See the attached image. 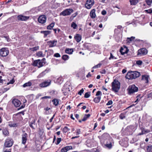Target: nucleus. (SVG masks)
Returning a JSON list of instances; mask_svg holds the SVG:
<instances>
[{
  "label": "nucleus",
  "mask_w": 152,
  "mask_h": 152,
  "mask_svg": "<svg viewBox=\"0 0 152 152\" xmlns=\"http://www.w3.org/2000/svg\"><path fill=\"white\" fill-rule=\"evenodd\" d=\"M69 58V56L66 55H64L62 56V59L64 60H66L68 59Z\"/></svg>",
  "instance_id": "nucleus-40"
},
{
  "label": "nucleus",
  "mask_w": 152,
  "mask_h": 152,
  "mask_svg": "<svg viewBox=\"0 0 152 152\" xmlns=\"http://www.w3.org/2000/svg\"><path fill=\"white\" fill-rule=\"evenodd\" d=\"M101 65V64H98L94 66L93 68L94 69L98 68L100 67Z\"/></svg>",
  "instance_id": "nucleus-51"
},
{
  "label": "nucleus",
  "mask_w": 152,
  "mask_h": 152,
  "mask_svg": "<svg viewBox=\"0 0 152 152\" xmlns=\"http://www.w3.org/2000/svg\"><path fill=\"white\" fill-rule=\"evenodd\" d=\"M111 58L116 59V58L114 56H113L112 54V53H110V57L109 58V60H110Z\"/></svg>",
  "instance_id": "nucleus-59"
},
{
  "label": "nucleus",
  "mask_w": 152,
  "mask_h": 152,
  "mask_svg": "<svg viewBox=\"0 0 152 152\" xmlns=\"http://www.w3.org/2000/svg\"><path fill=\"white\" fill-rule=\"evenodd\" d=\"M54 56L56 57H60L61 56L59 53H56L54 54Z\"/></svg>",
  "instance_id": "nucleus-54"
},
{
  "label": "nucleus",
  "mask_w": 152,
  "mask_h": 152,
  "mask_svg": "<svg viewBox=\"0 0 152 152\" xmlns=\"http://www.w3.org/2000/svg\"><path fill=\"white\" fill-rule=\"evenodd\" d=\"M71 26L74 29H75L77 27V25L74 22H73L71 24Z\"/></svg>",
  "instance_id": "nucleus-41"
},
{
  "label": "nucleus",
  "mask_w": 152,
  "mask_h": 152,
  "mask_svg": "<svg viewBox=\"0 0 152 152\" xmlns=\"http://www.w3.org/2000/svg\"><path fill=\"white\" fill-rule=\"evenodd\" d=\"M94 0H87L85 4V7L87 9H90L94 5Z\"/></svg>",
  "instance_id": "nucleus-6"
},
{
  "label": "nucleus",
  "mask_w": 152,
  "mask_h": 152,
  "mask_svg": "<svg viewBox=\"0 0 152 152\" xmlns=\"http://www.w3.org/2000/svg\"><path fill=\"white\" fill-rule=\"evenodd\" d=\"M45 58H43L42 60H35L33 62V65L35 66H37L38 68L43 66L45 64Z\"/></svg>",
  "instance_id": "nucleus-2"
},
{
  "label": "nucleus",
  "mask_w": 152,
  "mask_h": 152,
  "mask_svg": "<svg viewBox=\"0 0 152 152\" xmlns=\"http://www.w3.org/2000/svg\"><path fill=\"white\" fill-rule=\"evenodd\" d=\"M106 72V71L105 69H103L100 72L102 74H105Z\"/></svg>",
  "instance_id": "nucleus-64"
},
{
  "label": "nucleus",
  "mask_w": 152,
  "mask_h": 152,
  "mask_svg": "<svg viewBox=\"0 0 152 152\" xmlns=\"http://www.w3.org/2000/svg\"><path fill=\"white\" fill-rule=\"evenodd\" d=\"M57 41L56 40H54L53 41H50L47 42V43L49 45V47L52 48L56 46L57 45Z\"/></svg>",
  "instance_id": "nucleus-8"
},
{
  "label": "nucleus",
  "mask_w": 152,
  "mask_h": 152,
  "mask_svg": "<svg viewBox=\"0 0 152 152\" xmlns=\"http://www.w3.org/2000/svg\"><path fill=\"white\" fill-rule=\"evenodd\" d=\"M148 53V50L145 48H143L137 51V56H141L146 55Z\"/></svg>",
  "instance_id": "nucleus-5"
},
{
  "label": "nucleus",
  "mask_w": 152,
  "mask_h": 152,
  "mask_svg": "<svg viewBox=\"0 0 152 152\" xmlns=\"http://www.w3.org/2000/svg\"><path fill=\"white\" fill-rule=\"evenodd\" d=\"M112 89L115 92H118L120 88V83L118 80H114L112 83Z\"/></svg>",
  "instance_id": "nucleus-1"
},
{
  "label": "nucleus",
  "mask_w": 152,
  "mask_h": 152,
  "mask_svg": "<svg viewBox=\"0 0 152 152\" xmlns=\"http://www.w3.org/2000/svg\"><path fill=\"white\" fill-rule=\"evenodd\" d=\"M138 90V88L134 84V93L137 92Z\"/></svg>",
  "instance_id": "nucleus-45"
},
{
  "label": "nucleus",
  "mask_w": 152,
  "mask_h": 152,
  "mask_svg": "<svg viewBox=\"0 0 152 152\" xmlns=\"http://www.w3.org/2000/svg\"><path fill=\"white\" fill-rule=\"evenodd\" d=\"M101 13L103 15H105L106 14L107 12L105 10H103L102 11Z\"/></svg>",
  "instance_id": "nucleus-62"
},
{
  "label": "nucleus",
  "mask_w": 152,
  "mask_h": 152,
  "mask_svg": "<svg viewBox=\"0 0 152 152\" xmlns=\"http://www.w3.org/2000/svg\"><path fill=\"white\" fill-rule=\"evenodd\" d=\"M61 140V138H58L57 139V141L56 142V145H58Z\"/></svg>",
  "instance_id": "nucleus-44"
},
{
  "label": "nucleus",
  "mask_w": 152,
  "mask_h": 152,
  "mask_svg": "<svg viewBox=\"0 0 152 152\" xmlns=\"http://www.w3.org/2000/svg\"><path fill=\"white\" fill-rule=\"evenodd\" d=\"M139 2V0H134V5H135Z\"/></svg>",
  "instance_id": "nucleus-63"
},
{
  "label": "nucleus",
  "mask_w": 152,
  "mask_h": 152,
  "mask_svg": "<svg viewBox=\"0 0 152 152\" xmlns=\"http://www.w3.org/2000/svg\"><path fill=\"white\" fill-rule=\"evenodd\" d=\"M142 97V96H141V95L140 94H139L135 98V100L134 101L135 103H137L139 102L141 99V98Z\"/></svg>",
  "instance_id": "nucleus-23"
},
{
  "label": "nucleus",
  "mask_w": 152,
  "mask_h": 152,
  "mask_svg": "<svg viewBox=\"0 0 152 152\" xmlns=\"http://www.w3.org/2000/svg\"><path fill=\"white\" fill-rule=\"evenodd\" d=\"M27 134L26 133H24L22 135V143L23 144H25L26 142L27 139Z\"/></svg>",
  "instance_id": "nucleus-13"
},
{
  "label": "nucleus",
  "mask_w": 152,
  "mask_h": 152,
  "mask_svg": "<svg viewBox=\"0 0 152 152\" xmlns=\"http://www.w3.org/2000/svg\"><path fill=\"white\" fill-rule=\"evenodd\" d=\"M150 131L149 129H145L144 128H142V133L140 134H145L146 133H148L150 132Z\"/></svg>",
  "instance_id": "nucleus-29"
},
{
  "label": "nucleus",
  "mask_w": 152,
  "mask_h": 152,
  "mask_svg": "<svg viewBox=\"0 0 152 152\" xmlns=\"http://www.w3.org/2000/svg\"><path fill=\"white\" fill-rule=\"evenodd\" d=\"M74 38L77 42H79L81 39V36L79 34H76L74 37Z\"/></svg>",
  "instance_id": "nucleus-17"
},
{
  "label": "nucleus",
  "mask_w": 152,
  "mask_h": 152,
  "mask_svg": "<svg viewBox=\"0 0 152 152\" xmlns=\"http://www.w3.org/2000/svg\"><path fill=\"white\" fill-rule=\"evenodd\" d=\"M147 97L148 98H151L152 99V92H151L148 94L147 95Z\"/></svg>",
  "instance_id": "nucleus-55"
},
{
  "label": "nucleus",
  "mask_w": 152,
  "mask_h": 152,
  "mask_svg": "<svg viewBox=\"0 0 152 152\" xmlns=\"http://www.w3.org/2000/svg\"><path fill=\"white\" fill-rule=\"evenodd\" d=\"M9 126L10 127H16L17 126V125L15 123L10 122H9Z\"/></svg>",
  "instance_id": "nucleus-30"
},
{
  "label": "nucleus",
  "mask_w": 152,
  "mask_h": 152,
  "mask_svg": "<svg viewBox=\"0 0 152 152\" xmlns=\"http://www.w3.org/2000/svg\"><path fill=\"white\" fill-rule=\"evenodd\" d=\"M145 11L148 13H152V10L151 9H150L148 10H146Z\"/></svg>",
  "instance_id": "nucleus-53"
},
{
  "label": "nucleus",
  "mask_w": 152,
  "mask_h": 152,
  "mask_svg": "<svg viewBox=\"0 0 152 152\" xmlns=\"http://www.w3.org/2000/svg\"><path fill=\"white\" fill-rule=\"evenodd\" d=\"M36 55L39 57H43V53L42 51H39L37 53Z\"/></svg>",
  "instance_id": "nucleus-38"
},
{
  "label": "nucleus",
  "mask_w": 152,
  "mask_h": 152,
  "mask_svg": "<svg viewBox=\"0 0 152 152\" xmlns=\"http://www.w3.org/2000/svg\"><path fill=\"white\" fill-rule=\"evenodd\" d=\"M2 132L3 134L5 136H8L9 134L8 130L6 128L3 129Z\"/></svg>",
  "instance_id": "nucleus-24"
},
{
  "label": "nucleus",
  "mask_w": 152,
  "mask_h": 152,
  "mask_svg": "<svg viewBox=\"0 0 152 152\" xmlns=\"http://www.w3.org/2000/svg\"><path fill=\"white\" fill-rule=\"evenodd\" d=\"M51 81L50 80L45 81L40 84V86L42 87H47L50 84Z\"/></svg>",
  "instance_id": "nucleus-9"
},
{
  "label": "nucleus",
  "mask_w": 152,
  "mask_h": 152,
  "mask_svg": "<svg viewBox=\"0 0 152 152\" xmlns=\"http://www.w3.org/2000/svg\"><path fill=\"white\" fill-rule=\"evenodd\" d=\"M80 129H78L76 130V133L77 135L79 134L80 133Z\"/></svg>",
  "instance_id": "nucleus-58"
},
{
  "label": "nucleus",
  "mask_w": 152,
  "mask_h": 152,
  "mask_svg": "<svg viewBox=\"0 0 152 152\" xmlns=\"http://www.w3.org/2000/svg\"><path fill=\"white\" fill-rule=\"evenodd\" d=\"M95 11L96 10L95 9H93L91 11L90 15L92 18L94 19L96 17Z\"/></svg>",
  "instance_id": "nucleus-18"
},
{
  "label": "nucleus",
  "mask_w": 152,
  "mask_h": 152,
  "mask_svg": "<svg viewBox=\"0 0 152 152\" xmlns=\"http://www.w3.org/2000/svg\"><path fill=\"white\" fill-rule=\"evenodd\" d=\"M2 37L5 38L8 42L10 41V39L8 36H2Z\"/></svg>",
  "instance_id": "nucleus-49"
},
{
  "label": "nucleus",
  "mask_w": 152,
  "mask_h": 152,
  "mask_svg": "<svg viewBox=\"0 0 152 152\" xmlns=\"http://www.w3.org/2000/svg\"><path fill=\"white\" fill-rule=\"evenodd\" d=\"M32 83L30 81L24 83L23 85V88H25L27 87H29L31 86Z\"/></svg>",
  "instance_id": "nucleus-26"
},
{
  "label": "nucleus",
  "mask_w": 152,
  "mask_h": 152,
  "mask_svg": "<svg viewBox=\"0 0 152 152\" xmlns=\"http://www.w3.org/2000/svg\"><path fill=\"white\" fill-rule=\"evenodd\" d=\"M140 72L137 71H134V79L138 77L140 75Z\"/></svg>",
  "instance_id": "nucleus-20"
},
{
  "label": "nucleus",
  "mask_w": 152,
  "mask_h": 152,
  "mask_svg": "<svg viewBox=\"0 0 152 152\" xmlns=\"http://www.w3.org/2000/svg\"><path fill=\"white\" fill-rule=\"evenodd\" d=\"M29 18L28 17L24 16L22 15H20L18 16V20H26Z\"/></svg>",
  "instance_id": "nucleus-14"
},
{
  "label": "nucleus",
  "mask_w": 152,
  "mask_h": 152,
  "mask_svg": "<svg viewBox=\"0 0 152 152\" xmlns=\"http://www.w3.org/2000/svg\"><path fill=\"white\" fill-rule=\"evenodd\" d=\"M13 140L11 138L8 137L5 140L4 143V148H9L11 147L13 144Z\"/></svg>",
  "instance_id": "nucleus-3"
},
{
  "label": "nucleus",
  "mask_w": 152,
  "mask_h": 152,
  "mask_svg": "<svg viewBox=\"0 0 152 152\" xmlns=\"http://www.w3.org/2000/svg\"><path fill=\"white\" fill-rule=\"evenodd\" d=\"M73 12V10L72 9H67L61 12L60 15L63 16L69 15H70Z\"/></svg>",
  "instance_id": "nucleus-4"
},
{
  "label": "nucleus",
  "mask_w": 152,
  "mask_h": 152,
  "mask_svg": "<svg viewBox=\"0 0 152 152\" xmlns=\"http://www.w3.org/2000/svg\"><path fill=\"white\" fill-rule=\"evenodd\" d=\"M72 147L71 146H66L63 148L61 150V152H67L68 150L72 149Z\"/></svg>",
  "instance_id": "nucleus-16"
},
{
  "label": "nucleus",
  "mask_w": 152,
  "mask_h": 152,
  "mask_svg": "<svg viewBox=\"0 0 152 152\" xmlns=\"http://www.w3.org/2000/svg\"><path fill=\"white\" fill-rule=\"evenodd\" d=\"M149 76L147 75H142V80H144L146 83H148L149 82Z\"/></svg>",
  "instance_id": "nucleus-15"
},
{
  "label": "nucleus",
  "mask_w": 152,
  "mask_h": 152,
  "mask_svg": "<svg viewBox=\"0 0 152 152\" xmlns=\"http://www.w3.org/2000/svg\"><path fill=\"white\" fill-rule=\"evenodd\" d=\"M145 1L147 4L149 6L151 5L152 3V0H145Z\"/></svg>",
  "instance_id": "nucleus-39"
},
{
  "label": "nucleus",
  "mask_w": 152,
  "mask_h": 152,
  "mask_svg": "<svg viewBox=\"0 0 152 152\" xmlns=\"http://www.w3.org/2000/svg\"><path fill=\"white\" fill-rule=\"evenodd\" d=\"M35 120H33L31 122L29 123V126L33 129H35L33 125H35Z\"/></svg>",
  "instance_id": "nucleus-28"
},
{
  "label": "nucleus",
  "mask_w": 152,
  "mask_h": 152,
  "mask_svg": "<svg viewBox=\"0 0 152 152\" xmlns=\"http://www.w3.org/2000/svg\"><path fill=\"white\" fill-rule=\"evenodd\" d=\"M134 44L136 46H138L140 45V39L134 40L135 37H134Z\"/></svg>",
  "instance_id": "nucleus-22"
},
{
  "label": "nucleus",
  "mask_w": 152,
  "mask_h": 152,
  "mask_svg": "<svg viewBox=\"0 0 152 152\" xmlns=\"http://www.w3.org/2000/svg\"><path fill=\"white\" fill-rule=\"evenodd\" d=\"M90 116V115L89 114H85L82 120V121H86L88 118H89Z\"/></svg>",
  "instance_id": "nucleus-32"
},
{
  "label": "nucleus",
  "mask_w": 152,
  "mask_h": 152,
  "mask_svg": "<svg viewBox=\"0 0 152 152\" xmlns=\"http://www.w3.org/2000/svg\"><path fill=\"white\" fill-rule=\"evenodd\" d=\"M128 93L130 95L133 93V85L129 86L127 89Z\"/></svg>",
  "instance_id": "nucleus-19"
},
{
  "label": "nucleus",
  "mask_w": 152,
  "mask_h": 152,
  "mask_svg": "<svg viewBox=\"0 0 152 152\" xmlns=\"http://www.w3.org/2000/svg\"><path fill=\"white\" fill-rule=\"evenodd\" d=\"M53 104L55 106L58 105L59 103V101L57 99H55L52 101Z\"/></svg>",
  "instance_id": "nucleus-31"
},
{
  "label": "nucleus",
  "mask_w": 152,
  "mask_h": 152,
  "mask_svg": "<svg viewBox=\"0 0 152 152\" xmlns=\"http://www.w3.org/2000/svg\"><path fill=\"white\" fill-rule=\"evenodd\" d=\"M46 72H47L46 70L42 72L38 76L39 78H40L43 76L45 74Z\"/></svg>",
  "instance_id": "nucleus-34"
},
{
  "label": "nucleus",
  "mask_w": 152,
  "mask_h": 152,
  "mask_svg": "<svg viewBox=\"0 0 152 152\" xmlns=\"http://www.w3.org/2000/svg\"><path fill=\"white\" fill-rule=\"evenodd\" d=\"M77 15V12H76L72 15V17L73 18H74Z\"/></svg>",
  "instance_id": "nucleus-61"
},
{
  "label": "nucleus",
  "mask_w": 152,
  "mask_h": 152,
  "mask_svg": "<svg viewBox=\"0 0 152 152\" xmlns=\"http://www.w3.org/2000/svg\"><path fill=\"white\" fill-rule=\"evenodd\" d=\"M84 91V90L83 88H82L81 90L78 92V94H79L80 96H81L82 95V94H83Z\"/></svg>",
  "instance_id": "nucleus-46"
},
{
  "label": "nucleus",
  "mask_w": 152,
  "mask_h": 152,
  "mask_svg": "<svg viewBox=\"0 0 152 152\" xmlns=\"http://www.w3.org/2000/svg\"><path fill=\"white\" fill-rule=\"evenodd\" d=\"M133 39V37H132L130 38H127L126 41L127 42L130 43V42L132 41Z\"/></svg>",
  "instance_id": "nucleus-42"
},
{
  "label": "nucleus",
  "mask_w": 152,
  "mask_h": 152,
  "mask_svg": "<svg viewBox=\"0 0 152 152\" xmlns=\"http://www.w3.org/2000/svg\"><path fill=\"white\" fill-rule=\"evenodd\" d=\"M113 101L111 100H109L107 102V103L106 104V105H111V104H113Z\"/></svg>",
  "instance_id": "nucleus-56"
},
{
  "label": "nucleus",
  "mask_w": 152,
  "mask_h": 152,
  "mask_svg": "<svg viewBox=\"0 0 152 152\" xmlns=\"http://www.w3.org/2000/svg\"><path fill=\"white\" fill-rule=\"evenodd\" d=\"M119 117L121 119H123L125 118V116L124 114H121L119 115Z\"/></svg>",
  "instance_id": "nucleus-57"
},
{
  "label": "nucleus",
  "mask_w": 152,
  "mask_h": 152,
  "mask_svg": "<svg viewBox=\"0 0 152 152\" xmlns=\"http://www.w3.org/2000/svg\"><path fill=\"white\" fill-rule=\"evenodd\" d=\"M15 82V80L14 79H12L10 80V81L7 83V85H8L9 84H13Z\"/></svg>",
  "instance_id": "nucleus-50"
},
{
  "label": "nucleus",
  "mask_w": 152,
  "mask_h": 152,
  "mask_svg": "<svg viewBox=\"0 0 152 152\" xmlns=\"http://www.w3.org/2000/svg\"><path fill=\"white\" fill-rule=\"evenodd\" d=\"M142 62L141 60H138L136 61V64L138 65H141L142 64Z\"/></svg>",
  "instance_id": "nucleus-43"
},
{
  "label": "nucleus",
  "mask_w": 152,
  "mask_h": 152,
  "mask_svg": "<svg viewBox=\"0 0 152 152\" xmlns=\"http://www.w3.org/2000/svg\"><path fill=\"white\" fill-rule=\"evenodd\" d=\"M51 97L50 96H45L43 97H42L41 98V99H50Z\"/></svg>",
  "instance_id": "nucleus-52"
},
{
  "label": "nucleus",
  "mask_w": 152,
  "mask_h": 152,
  "mask_svg": "<svg viewBox=\"0 0 152 152\" xmlns=\"http://www.w3.org/2000/svg\"><path fill=\"white\" fill-rule=\"evenodd\" d=\"M46 19V18L45 15H41L39 17L38 21L39 23L43 24L45 23Z\"/></svg>",
  "instance_id": "nucleus-10"
},
{
  "label": "nucleus",
  "mask_w": 152,
  "mask_h": 152,
  "mask_svg": "<svg viewBox=\"0 0 152 152\" xmlns=\"http://www.w3.org/2000/svg\"><path fill=\"white\" fill-rule=\"evenodd\" d=\"M101 99V97L100 96H98L94 99V101L96 103H98L100 102Z\"/></svg>",
  "instance_id": "nucleus-25"
},
{
  "label": "nucleus",
  "mask_w": 152,
  "mask_h": 152,
  "mask_svg": "<svg viewBox=\"0 0 152 152\" xmlns=\"http://www.w3.org/2000/svg\"><path fill=\"white\" fill-rule=\"evenodd\" d=\"M12 103L16 107H19L21 104L20 101L17 99H14L12 101Z\"/></svg>",
  "instance_id": "nucleus-12"
},
{
  "label": "nucleus",
  "mask_w": 152,
  "mask_h": 152,
  "mask_svg": "<svg viewBox=\"0 0 152 152\" xmlns=\"http://www.w3.org/2000/svg\"><path fill=\"white\" fill-rule=\"evenodd\" d=\"M123 50L124 48L122 47H121L120 49V51L121 54L122 55H124L126 53L125 52H124Z\"/></svg>",
  "instance_id": "nucleus-48"
},
{
  "label": "nucleus",
  "mask_w": 152,
  "mask_h": 152,
  "mask_svg": "<svg viewBox=\"0 0 152 152\" xmlns=\"http://www.w3.org/2000/svg\"><path fill=\"white\" fill-rule=\"evenodd\" d=\"M105 146L107 148H112V145L111 143L110 142L109 144H106L105 145Z\"/></svg>",
  "instance_id": "nucleus-47"
},
{
  "label": "nucleus",
  "mask_w": 152,
  "mask_h": 152,
  "mask_svg": "<svg viewBox=\"0 0 152 152\" xmlns=\"http://www.w3.org/2000/svg\"><path fill=\"white\" fill-rule=\"evenodd\" d=\"M51 32L50 31H41V33L44 34V37H46L48 35L50 34Z\"/></svg>",
  "instance_id": "nucleus-21"
},
{
  "label": "nucleus",
  "mask_w": 152,
  "mask_h": 152,
  "mask_svg": "<svg viewBox=\"0 0 152 152\" xmlns=\"http://www.w3.org/2000/svg\"><path fill=\"white\" fill-rule=\"evenodd\" d=\"M65 51L66 53H67L71 54L72 53L73 50L72 49L67 48L65 50Z\"/></svg>",
  "instance_id": "nucleus-27"
},
{
  "label": "nucleus",
  "mask_w": 152,
  "mask_h": 152,
  "mask_svg": "<svg viewBox=\"0 0 152 152\" xmlns=\"http://www.w3.org/2000/svg\"><path fill=\"white\" fill-rule=\"evenodd\" d=\"M70 130V129H69L67 127L65 126L63 130V132L64 133H66Z\"/></svg>",
  "instance_id": "nucleus-36"
},
{
  "label": "nucleus",
  "mask_w": 152,
  "mask_h": 152,
  "mask_svg": "<svg viewBox=\"0 0 152 152\" xmlns=\"http://www.w3.org/2000/svg\"><path fill=\"white\" fill-rule=\"evenodd\" d=\"M91 93L90 92H88L86 93L84 95V97L85 98H88L90 96Z\"/></svg>",
  "instance_id": "nucleus-37"
},
{
  "label": "nucleus",
  "mask_w": 152,
  "mask_h": 152,
  "mask_svg": "<svg viewBox=\"0 0 152 152\" xmlns=\"http://www.w3.org/2000/svg\"><path fill=\"white\" fill-rule=\"evenodd\" d=\"M9 53V50L7 48H3L0 50V56L2 57L7 56Z\"/></svg>",
  "instance_id": "nucleus-7"
},
{
  "label": "nucleus",
  "mask_w": 152,
  "mask_h": 152,
  "mask_svg": "<svg viewBox=\"0 0 152 152\" xmlns=\"http://www.w3.org/2000/svg\"><path fill=\"white\" fill-rule=\"evenodd\" d=\"M29 49L32 51H36L39 49V46H37L33 48H30Z\"/></svg>",
  "instance_id": "nucleus-35"
},
{
  "label": "nucleus",
  "mask_w": 152,
  "mask_h": 152,
  "mask_svg": "<svg viewBox=\"0 0 152 152\" xmlns=\"http://www.w3.org/2000/svg\"><path fill=\"white\" fill-rule=\"evenodd\" d=\"M102 95V93H101V91H98L96 94V96H98L99 95Z\"/></svg>",
  "instance_id": "nucleus-60"
},
{
  "label": "nucleus",
  "mask_w": 152,
  "mask_h": 152,
  "mask_svg": "<svg viewBox=\"0 0 152 152\" xmlns=\"http://www.w3.org/2000/svg\"><path fill=\"white\" fill-rule=\"evenodd\" d=\"M126 79L129 80H132L133 79V72L129 71L128 72L126 76Z\"/></svg>",
  "instance_id": "nucleus-11"
},
{
  "label": "nucleus",
  "mask_w": 152,
  "mask_h": 152,
  "mask_svg": "<svg viewBox=\"0 0 152 152\" xmlns=\"http://www.w3.org/2000/svg\"><path fill=\"white\" fill-rule=\"evenodd\" d=\"M54 23H52L47 26V29L51 30L54 27Z\"/></svg>",
  "instance_id": "nucleus-33"
}]
</instances>
